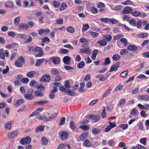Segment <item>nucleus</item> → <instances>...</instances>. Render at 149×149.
<instances>
[{
  "label": "nucleus",
  "mask_w": 149,
  "mask_h": 149,
  "mask_svg": "<svg viewBox=\"0 0 149 149\" xmlns=\"http://www.w3.org/2000/svg\"><path fill=\"white\" fill-rule=\"evenodd\" d=\"M130 24L134 26H136V21L134 19H131L129 22Z\"/></svg>",
  "instance_id": "de8ad7c7"
},
{
  "label": "nucleus",
  "mask_w": 149,
  "mask_h": 149,
  "mask_svg": "<svg viewBox=\"0 0 149 149\" xmlns=\"http://www.w3.org/2000/svg\"><path fill=\"white\" fill-rule=\"evenodd\" d=\"M50 59H51L53 63L55 65L58 64L60 62V58L57 56L51 57Z\"/></svg>",
  "instance_id": "423d86ee"
},
{
  "label": "nucleus",
  "mask_w": 149,
  "mask_h": 149,
  "mask_svg": "<svg viewBox=\"0 0 149 149\" xmlns=\"http://www.w3.org/2000/svg\"><path fill=\"white\" fill-rule=\"evenodd\" d=\"M128 53V50L126 49H123L121 50L120 54L121 55L127 54Z\"/></svg>",
  "instance_id": "e433bc0d"
},
{
  "label": "nucleus",
  "mask_w": 149,
  "mask_h": 149,
  "mask_svg": "<svg viewBox=\"0 0 149 149\" xmlns=\"http://www.w3.org/2000/svg\"><path fill=\"white\" fill-rule=\"evenodd\" d=\"M70 127L72 130H74L76 128V125L75 123L73 121H71L70 123Z\"/></svg>",
  "instance_id": "7c9ffc66"
},
{
  "label": "nucleus",
  "mask_w": 149,
  "mask_h": 149,
  "mask_svg": "<svg viewBox=\"0 0 149 149\" xmlns=\"http://www.w3.org/2000/svg\"><path fill=\"white\" fill-rule=\"evenodd\" d=\"M126 102V100L125 99H121L119 101L118 104V106L120 107L121 106L124 104Z\"/></svg>",
  "instance_id": "3c124183"
},
{
  "label": "nucleus",
  "mask_w": 149,
  "mask_h": 149,
  "mask_svg": "<svg viewBox=\"0 0 149 149\" xmlns=\"http://www.w3.org/2000/svg\"><path fill=\"white\" fill-rule=\"evenodd\" d=\"M45 59L42 58L38 60L36 62L35 65L36 66H38L41 65L45 60Z\"/></svg>",
  "instance_id": "cd10ccee"
},
{
  "label": "nucleus",
  "mask_w": 149,
  "mask_h": 149,
  "mask_svg": "<svg viewBox=\"0 0 149 149\" xmlns=\"http://www.w3.org/2000/svg\"><path fill=\"white\" fill-rule=\"evenodd\" d=\"M139 99L141 100L148 101L149 100V97L146 95H143L141 96H139Z\"/></svg>",
  "instance_id": "a211bd4d"
},
{
  "label": "nucleus",
  "mask_w": 149,
  "mask_h": 149,
  "mask_svg": "<svg viewBox=\"0 0 149 149\" xmlns=\"http://www.w3.org/2000/svg\"><path fill=\"white\" fill-rule=\"evenodd\" d=\"M50 41L49 38L47 37H44L42 38V42L45 43L46 42H49Z\"/></svg>",
  "instance_id": "5fc2aeb1"
},
{
  "label": "nucleus",
  "mask_w": 149,
  "mask_h": 149,
  "mask_svg": "<svg viewBox=\"0 0 149 149\" xmlns=\"http://www.w3.org/2000/svg\"><path fill=\"white\" fill-rule=\"evenodd\" d=\"M83 145L86 147H90L91 146V143L88 140L86 139L84 141Z\"/></svg>",
  "instance_id": "6ab92c4d"
},
{
  "label": "nucleus",
  "mask_w": 149,
  "mask_h": 149,
  "mask_svg": "<svg viewBox=\"0 0 149 149\" xmlns=\"http://www.w3.org/2000/svg\"><path fill=\"white\" fill-rule=\"evenodd\" d=\"M35 94L36 96H38L42 97L43 96V93L40 91H36Z\"/></svg>",
  "instance_id": "49530a36"
},
{
  "label": "nucleus",
  "mask_w": 149,
  "mask_h": 149,
  "mask_svg": "<svg viewBox=\"0 0 149 149\" xmlns=\"http://www.w3.org/2000/svg\"><path fill=\"white\" fill-rule=\"evenodd\" d=\"M91 10L93 13H97L98 12V10L94 7H93L91 8Z\"/></svg>",
  "instance_id": "774afa93"
},
{
  "label": "nucleus",
  "mask_w": 149,
  "mask_h": 149,
  "mask_svg": "<svg viewBox=\"0 0 149 149\" xmlns=\"http://www.w3.org/2000/svg\"><path fill=\"white\" fill-rule=\"evenodd\" d=\"M90 34L92 37L94 38H96L99 35L98 33L93 31H90Z\"/></svg>",
  "instance_id": "a18cd8bd"
},
{
  "label": "nucleus",
  "mask_w": 149,
  "mask_h": 149,
  "mask_svg": "<svg viewBox=\"0 0 149 149\" xmlns=\"http://www.w3.org/2000/svg\"><path fill=\"white\" fill-rule=\"evenodd\" d=\"M110 59L109 57H107L105 59V62L103 63V65L105 66H107L110 63Z\"/></svg>",
  "instance_id": "c756f323"
},
{
  "label": "nucleus",
  "mask_w": 149,
  "mask_h": 149,
  "mask_svg": "<svg viewBox=\"0 0 149 149\" xmlns=\"http://www.w3.org/2000/svg\"><path fill=\"white\" fill-rule=\"evenodd\" d=\"M147 139L146 138H141L140 140V142L146 146V142L147 141Z\"/></svg>",
  "instance_id": "58836bf2"
},
{
  "label": "nucleus",
  "mask_w": 149,
  "mask_h": 149,
  "mask_svg": "<svg viewBox=\"0 0 149 149\" xmlns=\"http://www.w3.org/2000/svg\"><path fill=\"white\" fill-rule=\"evenodd\" d=\"M5 56L3 52V49H0V58L4 59L5 58Z\"/></svg>",
  "instance_id": "37998d69"
},
{
  "label": "nucleus",
  "mask_w": 149,
  "mask_h": 149,
  "mask_svg": "<svg viewBox=\"0 0 149 149\" xmlns=\"http://www.w3.org/2000/svg\"><path fill=\"white\" fill-rule=\"evenodd\" d=\"M128 73V71H124L122 72L120 74V76L121 77L123 78L126 77Z\"/></svg>",
  "instance_id": "a19ab883"
},
{
  "label": "nucleus",
  "mask_w": 149,
  "mask_h": 149,
  "mask_svg": "<svg viewBox=\"0 0 149 149\" xmlns=\"http://www.w3.org/2000/svg\"><path fill=\"white\" fill-rule=\"evenodd\" d=\"M29 79L28 78L24 77L22 78L21 79L22 82L24 84L28 83L29 81Z\"/></svg>",
  "instance_id": "864d4df0"
},
{
  "label": "nucleus",
  "mask_w": 149,
  "mask_h": 149,
  "mask_svg": "<svg viewBox=\"0 0 149 149\" xmlns=\"http://www.w3.org/2000/svg\"><path fill=\"white\" fill-rule=\"evenodd\" d=\"M71 58L68 56H64L63 59V63L66 65H69L70 64Z\"/></svg>",
  "instance_id": "9d476101"
},
{
  "label": "nucleus",
  "mask_w": 149,
  "mask_h": 149,
  "mask_svg": "<svg viewBox=\"0 0 149 149\" xmlns=\"http://www.w3.org/2000/svg\"><path fill=\"white\" fill-rule=\"evenodd\" d=\"M79 51L81 53L88 54H90L91 53V50L88 47L81 48L79 49Z\"/></svg>",
  "instance_id": "1a4fd4ad"
},
{
  "label": "nucleus",
  "mask_w": 149,
  "mask_h": 149,
  "mask_svg": "<svg viewBox=\"0 0 149 149\" xmlns=\"http://www.w3.org/2000/svg\"><path fill=\"white\" fill-rule=\"evenodd\" d=\"M4 5L6 8H12L14 7V4L11 1L9 0L4 3Z\"/></svg>",
  "instance_id": "6e6552de"
},
{
  "label": "nucleus",
  "mask_w": 149,
  "mask_h": 149,
  "mask_svg": "<svg viewBox=\"0 0 149 149\" xmlns=\"http://www.w3.org/2000/svg\"><path fill=\"white\" fill-rule=\"evenodd\" d=\"M48 143V139L45 137H42L41 140V143L43 145H47Z\"/></svg>",
  "instance_id": "aec40b11"
},
{
  "label": "nucleus",
  "mask_w": 149,
  "mask_h": 149,
  "mask_svg": "<svg viewBox=\"0 0 149 149\" xmlns=\"http://www.w3.org/2000/svg\"><path fill=\"white\" fill-rule=\"evenodd\" d=\"M89 118L91 120H94L95 122H97L100 118V116L97 114L91 115Z\"/></svg>",
  "instance_id": "ddd939ff"
},
{
  "label": "nucleus",
  "mask_w": 149,
  "mask_h": 149,
  "mask_svg": "<svg viewBox=\"0 0 149 149\" xmlns=\"http://www.w3.org/2000/svg\"><path fill=\"white\" fill-rule=\"evenodd\" d=\"M89 26L88 24H86L83 25V28L82 29V31L83 32L87 30L89 28Z\"/></svg>",
  "instance_id": "c03bdc74"
},
{
  "label": "nucleus",
  "mask_w": 149,
  "mask_h": 149,
  "mask_svg": "<svg viewBox=\"0 0 149 149\" xmlns=\"http://www.w3.org/2000/svg\"><path fill=\"white\" fill-rule=\"evenodd\" d=\"M74 29L72 27L69 26L67 28V31L70 33H73L74 31Z\"/></svg>",
  "instance_id": "4c0bfd02"
},
{
  "label": "nucleus",
  "mask_w": 149,
  "mask_h": 149,
  "mask_svg": "<svg viewBox=\"0 0 149 149\" xmlns=\"http://www.w3.org/2000/svg\"><path fill=\"white\" fill-rule=\"evenodd\" d=\"M133 3L130 0H127L125 2H123L122 3V4L124 5H132Z\"/></svg>",
  "instance_id": "09e8293b"
},
{
  "label": "nucleus",
  "mask_w": 149,
  "mask_h": 149,
  "mask_svg": "<svg viewBox=\"0 0 149 149\" xmlns=\"http://www.w3.org/2000/svg\"><path fill=\"white\" fill-rule=\"evenodd\" d=\"M51 77L48 74H45L43 75L40 79L41 81L48 82L51 79Z\"/></svg>",
  "instance_id": "39448f33"
},
{
  "label": "nucleus",
  "mask_w": 149,
  "mask_h": 149,
  "mask_svg": "<svg viewBox=\"0 0 149 149\" xmlns=\"http://www.w3.org/2000/svg\"><path fill=\"white\" fill-rule=\"evenodd\" d=\"M18 132L17 130L11 132L8 134L7 136L9 139H13L17 136Z\"/></svg>",
  "instance_id": "20e7f679"
},
{
  "label": "nucleus",
  "mask_w": 149,
  "mask_h": 149,
  "mask_svg": "<svg viewBox=\"0 0 149 149\" xmlns=\"http://www.w3.org/2000/svg\"><path fill=\"white\" fill-rule=\"evenodd\" d=\"M68 50L64 49H61L59 51V52L64 54H66L68 53Z\"/></svg>",
  "instance_id": "8fccbe9b"
},
{
  "label": "nucleus",
  "mask_w": 149,
  "mask_h": 149,
  "mask_svg": "<svg viewBox=\"0 0 149 149\" xmlns=\"http://www.w3.org/2000/svg\"><path fill=\"white\" fill-rule=\"evenodd\" d=\"M65 117H63L60 118V122L59 123L60 125H63L65 123Z\"/></svg>",
  "instance_id": "0e129e2a"
},
{
  "label": "nucleus",
  "mask_w": 149,
  "mask_h": 149,
  "mask_svg": "<svg viewBox=\"0 0 149 149\" xmlns=\"http://www.w3.org/2000/svg\"><path fill=\"white\" fill-rule=\"evenodd\" d=\"M12 123L10 122H8L5 125V127L6 129L7 128L8 130H10L11 129V127Z\"/></svg>",
  "instance_id": "603ef678"
},
{
  "label": "nucleus",
  "mask_w": 149,
  "mask_h": 149,
  "mask_svg": "<svg viewBox=\"0 0 149 149\" xmlns=\"http://www.w3.org/2000/svg\"><path fill=\"white\" fill-rule=\"evenodd\" d=\"M131 15L134 17H138L141 15V13L139 12L135 11L132 13Z\"/></svg>",
  "instance_id": "f704fd0d"
},
{
  "label": "nucleus",
  "mask_w": 149,
  "mask_h": 149,
  "mask_svg": "<svg viewBox=\"0 0 149 149\" xmlns=\"http://www.w3.org/2000/svg\"><path fill=\"white\" fill-rule=\"evenodd\" d=\"M45 128V126L40 125L36 128L35 130V132L37 133L39 132H43Z\"/></svg>",
  "instance_id": "dca6fc26"
},
{
  "label": "nucleus",
  "mask_w": 149,
  "mask_h": 149,
  "mask_svg": "<svg viewBox=\"0 0 149 149\" xmlns=\"http://www.w3.org/2000/svg\"><path fill=\"white\" fill-rule=\"evenodd\" d=\"M119 127L123 130H125L127 129L128 127V125L127 124H123L119 125Z\"/></svg>",
  "instance_id": "c9c22d12"
},
{
  "label": "nucleus",
  "mask_w": 149,
  "mask_h": 149,
  "mask_svg": "<svg viewBox=\"0 0 149 149\" xmlns=\"http://www.w3.org/2000/svg\"><path fill=\"white\" fill-rule=\"evenodd\" d=\"M25 63V60L22 56H21L18 59V60H17L15 62V65L17 67L19 68L22 67V64Z\"/></svg>",
  "instance_id": "f03ea898"
},
{
  "label": "nucleus",
  "mask_w": 149,
  "mask_h": 149,
  "mask_svg": "<svg viewBox=\"0 0 149 149\" xmlns=\"http://www.w3.org/2000/svg\"><path fill=\"white\" fill-rule=\"evenodd\" d=\"M52 4L55 8L59 7L61 5V3L59 1H54L52 2Z\"/></svg>",
  "instance_id": "393cba45"
},
{
  "label": "nucleus",
  "mask_w": 149,
  "mask_h": 149,
  "mask_svg": "<svg viewBox=\"0 0 149 149\" xmlns=\"http://www.w3.org/2000/svg\"><path fill=\"white\" fill-rule=\"evenodd\" d=\"M38 118L39 119L42 120L44 121H47L50 120V119H49V117L47 118V116H40Z\"/></svg>",
  "instance_id": "b1692460"
},
{
  "label": "nucleus",
  "mask_w": 149,
  "mask_h": 149,
  "mask_svg": "<svg viewBox=\"0 0 149 149\" xmlns=\"http://www.w3.org/2000/svg\"><path fill=\"white\" fill-rule=\"evenodd\" d=\"M127 49L130 51H135L138 48L135 45H130L128 47Z\"/></svg>",
  "instance_id": "f3484780"
},
{
  "label": "nucleus",
  "mask_w": 149,
  "mask_h": 149,
  "mask_svg": "<svg viewBox=\"0 0 149 149\" xmlns=\"http://www.w3.org/2000/svg\"><path fill=\"white\" fill-rule=\"evenodd\" d=\"M67 146L66 144L64 143H61L59 144L58 147L57 148V149H61L65 148Z\"/></svg>",
  "instance_id": "69168bd1"
},
{
  "label": "nucleus",
  "mask_w": 149,
  "mask_h": 149,
  "mask_svg": "<svg viewBox=\"0 0 149 149\" xmlns=\"http://www.w3.org/2000/svg\"><path fill=\"white\" fill-rule=\"evenodd\" d=\"M148 35L147 33H141L138 35V37L140 38H145L147 37Z\"/></svg>",
  "instance_id": "473e14b6"
},
{
  "label": "nucleus",
  "mask_w": 149,
  "mask_h": 149,
  "mask_svg": "<svg viewBox=\"0 0 149 149\" xmlns=\"http://www.w3.org/2000/svg\"><path fill=\"white\" fill-rule=\"evenodd\" d=\"M121 6L120 5L117 6H112L111 8L113 10L118 11L120 10L121 8Z\"/></svg>",
  "instance_id": "79ce46f5"
},
{
  "label": "nucleus",
  "mask_w": 149,
  "mask_h": 149,
  "mask_svg": "<svg viewBox=\"0 0 149 149\" xmlns=\"http://www.w3.org/2000/svg\"><path fill=\"white\" fill-rule=\"evenodd\" d=\"M65 93L69 95H71L72 96H74L75 95V92L71 90H70L69 91L68 90H67V91Z\"/></svg>",
  "instance_id": "2f4dec72"
},
{
  "label": "nucleus",
  "mask_w": 149,
  "mask_h": 149,
  "mask_svg": "<svg viewBox=\"0 0 149 149\" xmlns=\"http://www.w3.org/2000/svg\"><path fill=\"white\" fill-rule=\"evenodd\" d=\"M101 132V130L99 129L95 128L92 130V132L94 135H96Z\"/></svg>",
  "instance_id": "bb28decb"
},
{
  "label": "nucleus",
  "mask_w": 149,
  "mask_h": 149,
  "mask_svg": "<svg viewBox=\"0 0 149 149\" xmlns=\"http://www.w3.org/2000/svg\"><path fill=\"white\" fill-rule=\"evenodd\" d=\"M28 27V26L27 24L22 23L19 24V29L21 30H26Z\"/></svg>",
  "instance_id": "f8f14e48"
},
{
  "label": "nucleus",
  "mask_w": 149,
  "mask_h": 149,
  "mask_svg": "<svg viewBox=\"0 0 149 149\" xmlns=\"http://www.w3.org/2000/svg\"><path fill=\"white\" fill-rule=\"evenodd\" d=\"M109 22L112 24H116L118 22V21L113 18L109 19Z\"/></svg>",
  "instance_id": "4d7b16f0"
},
{
  "label": "nucleus",
  "mask_w": 149,
  "mask_h": 149,
  "mask_svg": "<svg viewBox=\"0 0 149 149\" xmlns=\"http://www.w3.org/2000/svg\"><path fill=\"white\" fill-rule=\"evenodd\" d=\"M20 21V17H17L14 19V23L15 24L17 25L19 24Z\"/></svg>",
  "instance_id": "680f3d73"
},
{
  "label": "nucleus",
  "mask_w": 149,
  "mask_h": 149,
  "mask_svg": "<svg viewBox=\"0 0 149 149\" xmlns=\"http://www.w3.org/2000/svg\"><path fill=\"white\" fill-rule=\"evenodd\" d=\"M33 93V90L32 89H29L27 91V93L24 94L25 98L28 100H31L34 98V97L32 95Z\"/></svg>",
  "instance_id": "f257e3e1"
},
{
  "label": "nucleus",
  "mask_w": 149,
  "mask_h": 149,
  "mask_svg": "<svg viewBox=\"0 0 149 149\" xmlns=\"http://www.w3.org/2000/svg\"><path fill=\"white\" fill-rule=\"evenodd\" d=\"M63 23V20L62 19H57L56 21V24H62Z\"/></svg>",
  "instance_id": "052dcab7"
},
{
  "label": "nucleus",
  "mask_w": 149,
  "mask_h": 149,
  "mask_svg": "<svg viewBox=\"0 0 149 149\" xmlns=\"http://www.w3.org/2000/svg\"><path fill=\"white\" fill-rule=\"evenodd\" d=\"M24 102V100L23 99H20L16 102V103L15 104V107H17L21 105Z\"/></svg>",
  "instance_id": "4be33fe9"
},
{
  "label": "nucleus",
  "mask_w": 149,
  "mask_h": 149,
  "mask_svg": "<svg viewBox=\"0 0 149 149\" xmlns=\"http://www.w3.org/2000/svg\"><path fill=\"white\" fill-rule=\"evenodd\" d=\"M88 135V134L86 132L82 133L79 136L80 140L82 141H84V140L86 138Z\"/></svg>",
  "instance_id": "5701e85b"
},
{
  "label": "nucleus",
  "mask_w": 149,
  "mask_h": 149,
  "mask_svg": "<svg viewBox=\"0 0 149 149\" xmlns=\"http://www.w3.org/2000/svg\"><path fill=\"white\" fill-rule=\"evenodd\" d=\"M133 11L132 8L129 7H125L122 13L123 15H125L128 13H130Z\"/></svg>",
  "instance_id": "0eeeda50"
},
{
  "label": "nucleus",
  "mask_w": 149,
  "mask_h": 149,
  "mask_svg": "<svg viewBox=\"0 0 149 149\" xmlns=\"http://www.w3.org/2000/svg\"><path fill=\"white\" fill-rule=\"evenodd\" d=\"M53 76H56L59 74L58 70L56 68H52L50 72Z\"/></svg>",
  "instance_id": "2eb2a0df"
},
{
  "label": "nucleus",
  "mask_w": 149,
  "mask_h": 149,
  "mask_svg": "<svg viewBox=\"0 0 149 149\" xmlns=\"http://www.w3.org/2000/svg\"><path fill=\"white\" fill-rule=\"evenodd\" d=\"M123 34L122 33H121L118 35H116L115 36L113 37L114 38L116 39V40L118 39L119 38L123 37Z\"/></svg>",
  "instance_id": "bf43d9fd"
},
{
  "label": "nucleus",
  "mask_w": 149,
  "mask_h": 149,
  "mask_svg": "<svg viewBox=\"0 0 149 149\" xmlns=\"http://www.w3.org/2000/svg\"><path fill=\"white\" fill-rule=\"evenodd\" d=\"M31 141V138L29 136H26L21 139L19 142L22 145L28 144L30 143Z\"/></svg>",
  "instance_id": "7ed1b4c3"
},
{
  "label": "nucleus",
  "mask_w": 149,
  "mask_h": 149,
  "mask_svg": "<svg viewBox=\"0 0 149 149\" xmlns=\"http://www.w3.org/2000/svg\"><path fill=\"white\" fill-rule=\"evenodd\" d=\"M97 79H99L100 81H105L107 79V78L105 77L103 75H98L96 77Z\"/></svg>",
  "instance_id": "ea45409f"
},
{
  "label": "nucleus",
  "mask_w": 149,
  "mask_h": 149,
  "mask_svg": "<svg viewBox=\"0 0 149 149\" xmlns=\"http://www.w3.org/2000/svg\"><path fill=\"white\" fill-rule=\"evenodd\" d=\"M112 89L111 88H109L103 94V98L107 96L109 94L111 91Z\"/></svg>",
  "instance_id": "72a5a7b5"
},
{
  "label": "nucleus",
  "mask_w": 149,
  "mask_h": 149,
  "mask_svg": "<svg viewBox=\"0 0 149 149\" xmlns=\"http://www.w3.org/2000/svg\"><path fill=\"white\" fill-rule=\"evenodd\" d=\"M112 58L114 61H116L120 59L121 58V56L119 54H116L114 55Z\"/></svg>",
  "instance_id": "c85d7f7f"
},
{
  "label": "nucleus",
  "mask_w": 149,
  "mask_h": 149,
  "mask_svg": "<svg viewBox=\"0 0 149 149\" xmlns=\"http://www.w3.org/2000/svg\"><path fill=\"white\" fill-rule=\"evenodd\" d=\"M100 20L105 23H107L109 22V19L108 18H100Z\"/></svg>",
  "instance_id": "338daca9"
},
{
  "label": "nucleus",
  "mask_w": 149,
  "mask_h": 149,
  "mask_svg": "<svg viewBox=\"0 0 149 149\" xmlns=\"http://www.w3.org/2000/svg\"><path fill=\"white\" fill-rule=\"evenodd\" d=\"M79 41L81 42V43H83L84 42H86V43L88 41V40L86 39L85 38H81L79 40Z\"/></svg>",
  "instance_id": "13d9d810"
},
{
  "label": "nucleus",
  "mask_w": 149,
  "mask_h": 149,
  "mask_svg": "<svg viewBox=\"0 0 149 149\" xmlns=\"http://www.w3.org/2000/svg\"><path fill=\"white\" fill-rule=\"evenodd\" d=\"M85 64V62L84 61H82L77 65V67L79 69L82 68L84 67Z\"/></svg>",
  "instance_id": "a878e982"
},
{
  "label": "nucleus",
  "mask_w": 149,
  "mask_h": 149,
  "mask_svg": "<svg viewBox=\"0 0 149 149\" xmlns=\"http://www.w3.org/2000/svg\"><path fill=\"white\" fill-rule=\"evenodd\" d=\"M37 74V73L36 72L32 71L28 72L26 74V76L29 78H32L36 75Z\"/></svg>",
  "instance_id": "4468645a"
},
{
  "label": "nucleus",
  "mask_w": 149,
  "mask_h": 149,
  "mask_svg": "<svg viewBox=\"0 0 149 149\" xmlns=\"http://www.w3.org/2000/svg\"><path fill=\"white\" fill-rule=\"evenodd\" d=\"M60 136L62 140L67 139L68 136V133L66 132H61Z\"/></svg>",
  "instance_id": "9b49d317"
},
{
  "label": "nucleus",
  "mask_w": 149,
  "mask_h": 149,
  "mask_svg": "<svg viewBox=\"0 0 149 149\" xmlns=\"http://www.w3.org/2000/svg\"><path fill=\"white\" fill-rule=\"evenodd\" d=\"M67 7V5L65 3H62L60 7V11L63 10L64 9H65Z\"/></svg>",
  "instance_id": "6e6d98bb"
},
{
  "label": "nucleus",
  "mask_w": 149,
  "mask_h": 149,
  "mask_svg": "<svg viewBox=\"0 0 149 149\" xmlns=\"http://www.w3.org/2000/svg\"><path fill=\"white\" fill-rule=\"evenodd\" d=\"M97 42L102 46L106 45L107 44V42L105 41H104L101 40L98 41Z\"/></svg>",
  "instance_id": "e2e57ef3"
},
{
  "label": "nucleus",
  "mask_w": 149,
  "mask_h": 149,
  "mask_svg": "<svg viewBox=\"0 0 149 149\" xmlns=\"http://www.w3.org/2000/svg\"><path fill=\"white\" fill-rule=\"evenodd\" d=\"M103 40L105 41L109 42L111 41L112 38V37L111 35H107L103 37Z\"/></svg>",
  "instance_id": "412c9836"
}]
</instances>
